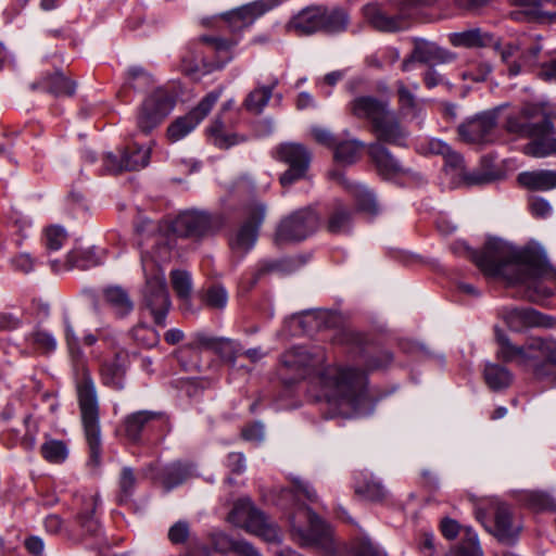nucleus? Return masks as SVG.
Here are the masks:
<instances>
[{
    "label": "nucleus",
    "mask_w": 556,
    "mask_h": 556,
    "mask_svg": "<svg viewBox=\"0 0 556 556\" xmlns=\"http://www.w3.org/2000/svg\"><path fill=\"white\" fill-rule=\"evenodd\" d=\"M494 334L497 359L516 363L536 380L556 387V341L533 337L517 345L500 327L494 328Z\"/></svg>",
    "instance_id": "1"
},
{
    "label": "nucleus",
    "mask_w": 556,
    "mask_h": 556,
    "mask_svg": "<svg viewBox=\"0 0 556 556\" xmlns=\"http://www.w3.org/2000/svg\"><path fill=\"white\" fill-rule=\"evenodd\" d=\"M320 394L317 401H325L338 414H362L369 405L366 374L355 367L327 366L318 374Z\"/></svg>",
    "instance_id": "2"
},
{
    "label": "nucleus",
    "mask_w": 556,
    "mask_h": 556,
    "mask_svg": "<svg viewBox=\"0 0 556 556\" xmlns=\"http://www.w3.org/2000/svg\"><path fill=\"white\" fill-rule=\"evenodd\" d=\"M349 110L354 117L369 123V130L376 138L374 143L407 148L409 131L390 109L388 101L361 96L350 102Z\"/></svg>",
    "instance_id": "3"
},
{
    "label": "nucleus",
    "mask_w": 556,
    "mask_h": 556,
    "mask_svg": "<svg viewBox=\"0 0 556 556\" xmlns=\"http://www.w3.org/2000/svg\"><path fill=\"white\" fill-rule=\"evenodd\" d=\"M466 255L477 267L490 277H508L515 274L523 263V256L530 254L532 248L517 249L501 239H490L480 252L464 247Z\"/></svg>",
    "instance_id": "4"
},
{
    "label": "nucleus",
    "mask_w": 556,
    "mask_h": 556,
    "mask_svg": "<svg viewBox=\"0 0 556 556\" xmlns=\"http://www.w3.org/2000/svg\"><path fill=\"white\" fill-rule=\"evenodd\" d=\"M76 392L85 438L89 447V464H101L100 405L91 374L83 368L76 382Z\"/></svg>",
    "instance_id": "5"
},
{
    "label": "nucleus",
    "mask_w": 556,
    "mask_h": 556,
    "mask_svg": "<svg viewBox=\"0 0 556 556\" xmlns=\"http://www.w3.org/2000/svg\"><path fill=\"white\" fill-rule=\"evenodd\" d=\"M508 282L523 286L526 298L540 304L553 295V289L548 285L556 287V269L548 264L541 251L532 249L530 254L523 256L520 268L508 277Z\"/></svg>",
    "instance_id": "6"
},
{
    "label": "nucleus",
    "mask_w": 556,
    "mask_h": 556,
    "mask_svg": "<svg viewBox=\"0 0 556 556\" xmlns=\"http://www.w3.org/2000/svg\"><path fill=\"white\" fill-rule=\"evenodd\" d=\"M326 362L323 349L294 346L280 357L278 375L286 386L301 381L318 370Z\"/></svg>",
    "instance_id": "7"
},
{
    "label": "nucleus",
    "mask_w": 556,
    "mask_h": 556,
    "mask_svg": "<svg viewBox=\"0 0 556 556\" xmlns=\"http://www.w3.org/2000/svg\"><path fill=\"white\" fill-rule=\"evenodd\" d=\"M228 519L266 542L279 540V531L276 525L269 522L265 514L248 498H241L235 503Z\"/></svg>",
    "instance_id": "8"
},
{
    "label": "nucleus",
    "mask_w": 556,
    "mask_h": 556,
    "mask_svg": "<svg viewBox=\"0 0 556 556\" xmlns=\"http://www.w3.org/2000/svg\"><path fill=\"white\" fill-rule=\"evenodd\" d=\"M176 103L175 96L164 87L155 88L138 109L137 127L142 134H150L159 127L172 112Z\"/></svg>",
    "instance_id": "9"
},
{
    "label": "nucleus",
    "mask_w": 556,
    "mask_h": 556,
    "mask_svg": "<svg viewBox=\"0 0 556 556\" xmlns=\"http://www.w3.org/2000/svg\"><path fill=\"white\" fill-rule=\"evenodd\" d=\"M505 129L521 137L545 134L552 129V112L539 104H526L519 114L507 117Z\"/></svg>",
    "instance_id": "10"
},
{
    "label": "nucleus",
    "mask_w": 556,
    "mask_h": 556,
    "mask_svg": "<svg viewBox=\"0 0 556 556\" xmlns=\"http://www.w3.org/2000/svg\"><path fill=\"white\" fill-rule=\"evenodd\" d=\"M319 222L318 214L312 207L300 208L279 223L275 242L283 244L302 241L317 230Z\"/></svg>",
    "instance_id": "11"
},
{
    "label": "nucleus",
    "mask_w": 556,
    "mask_h": 556,
    "mask_svg": "<svg viewBox=\"0 0 556 556\" xmlns=\"http://www.w3.org/2000/svg\"><path fill=\"white\" fill-rule=\"evenodd\" d=\"M223 227L219 216L200 211H187L179 214L172 224L177 237L201 240L214 236Z\"/></svg>",
    "instance_id": "12"
},
{
    "label": "nucleus",
    "mask_w": 556,
    "mask_h": 556,
    "mask_svg": "<svg viewBox=\"0 0 556 556\" xmlns=\"http://www.w3.org/2000/svg\"><path fill=\"white\" fill-rule=\"evenodd\" d=\"M275 157L289 166L279 178L281 186L286 188L306 177L312 153L302 143L285 142L276 148Z\"/></svg>",
    "instance_id": "13"
},
{
    "label": "nucleus",
    "mask_w": 556,
    "mask_h": 556,
    "mask_svg": "<svg viewBox=\"0 0 556 556\" xmlns=\"http://www.w3.org/2000/svg\"><path fill=\"white\" fill-rule=\"evenodd\" d=\"M266 211V205L256 200L244 205V220L229 239L232 251L245 254L253 248L258 237L260 227L265 219Z\"/></svg>",
    "instance_id": "14"
},
{
    "label": "nucleus",
    "mask_w": 556,
    "mask_h": 556,
    "mask_svg": "<svg viewBox=\"0 0 556 556\" xmlns=\"http://www.w3.org/2000/svg\"><path fill=\"white\" fill-rule=\"evenodd\" d=\"M397 13H388L379 3H368L363 8L366 22L376 30L392 33L406 26V18L410 15L413 7L408 0H395Z\"/></svg>",
    "instance_id": "15"
},
{
    "label": "nucleus",
    "mask_w": 556,
    "mask_h": 556,
    "mask_svg": "<svg viewBox=\"0 0 556 556\" xmlns=\"http://www.w3.org/2000/svg\"><path fill=\"white\" fill-rule=\"evenodd\" d=\"M143 305L153 316L157 326L164 327L166 315L170 308V300L163 274H154L147 278L143 289Z\"/></svg>",
    "instance_id": "16"
},
{
    "label": "nucleus",
    "mask_w": 556,
    "mask_h": 556,
    "mask_svg": "<svg viewBox=\"0 0 556 556\" xmlns=\"http://www.w3.org/2000/svg\"><path fill=\"white\" fill-rule=\"evenodd\" d=\"M278 3V0H255L220 14V18L227 24L231 34H239L276 8Z\"/></svg>",
    "instance_id": "17"
},
{
    "label": "nucleus",
    "mask_w": 556,
    "mask_h": 556,
    "mask_svg": "<svg viewBox=\"0 0 556 556\" xmlns=\"http://www.w3.org/2000/svg\"><path fill=\"white\" fill-rule=\"evenodd\" d=\"M307 519V529L294 528V535L302 547H318L329 549L332 545V529L312 508H303Z\"/></svg>",
    "instance_id": "18"
},
{
    "label": "nucleus",
    "mask_w": 556,
    "mask_h": 556,
    "mask_svg": "<svg viewBox=\"0 0 556 556\" xmlns=\"http://www.w3.org/2000/svg\"><path fill=\"white\" fill-rule=\"evenodd\" d=\"M218 98L219 92H210L189 113L176 118L167 128L168 139L175 142L191 132L207 116Z\"/></svg>",
    "instance_id": "19"
},
{
    "label": "nucleus",
    "mask_w": 556,
    "mask_h": 556,
    "mask_svg": "<svg viewBox=\"0 0 556 556\" xmlns=\"http://www.w3.org/2000/svg\"><path fill=\"white\" fill-rule=\"evenodd\" d=\"M151 148L130 143L124 148L121 155L108 153L103 166L111 174H118L124 170H139L150 162Z\"/></svg>",
    "instance_id": "20"
},
{
    "label": "nucleus",
    "mask_w": 556,
    "mask_h": 556,
    "mask_svg": "<svg viewBox=\"0 0 556 556\" xmlns=\"http://www.w3.org/2000/svg\"><path fill=\"white\" fill-rule=\"evenodd\" d=\"M413 45L414 48L409 56L402 62L403 71H408L414 62L431 66L435 64L450 63L455 60L454 53L439 47L435 42L424 38H414Z\"/></svg>",
    "instance_id": "21"
},
{
    "label": "nucleus",
    "mask_w": 556,
    "mask_h": 556,
    "mask_svg": "<svg viewBox=\"0 0 556 556\" xmlns=\"http://www.w3.org/2000/svg\"><path fill=\"white\" fill-rule=\"evenodd\" d=\"M500 108L478 114L458 126V135L468 143H485L491 141L496 126Z\"/></svg>",
    "instance_id": "22"
},
{
    "label": "nucleus",
    "mask_w": 556,
    "mask_h": 556,
    "mask_svg": "<svg viewBox=\"0 0 556 556\" xmlns=\"http://www.w3.org/2000/svg\"><path fill=\"white\" fill-rule=\"evenodd\" d=\"M504 320L514 332H522L535 327L551 328L555 321L553 317L531 307L511 308L505 313Z\"/></svg>",
    "instance_id": "23"
},
{
    "label": "nucleus",
    "mask_w": 556,
    "mask_h": 556,
    "mask_svg": "<svg viewBox=\"0 0 556 556\" xmlns=\"http://www.w3.org/2000/svg\"><path fill=\"white\" fill-rule=\"evenodd\" d=\"M199 41L205 45L211 52L215 53V59L213 61L203 59L204 74L220 70L230 62L233 58L232 49L238 43V40L236 39L217 36H201Z\"/></svg>",
    "instance_id": "24"
},
{
    "label": "nucleus",
    "mask_w": 556,
    "mask_h": 556,
    "mask_svg": "<svg viewBox=\"0 0 556 556\" xmlns=\"http://www.w3.org/2000/svg\"><path fill=\"white\" fill-rule=\"evenodd\" d=\"M367 153L377 173L384 179H391L408 173L392 152L381 143L367 144Z\"/></svg>",
    "instance_id": "25"
},
{
    "label": "nucleus",
    "mask_w": 556,
    "mask_h": 556,
    "mask_svg": "<svg viewBox=\"0 0 556 556\" xmlns=\"http://www.w3.org/2000/svg\"><path fill=\"white\" fill-rule=\"evenodd\" d=\"M166 418L162 412L137 410L128 414L122 424L124 435L132 443L141 440L142 432L155 421H164Z\"/></svg>",
    "instance_id": "26"
},
{
    "label": "nucleus",
    "mask_w": 556,
    "mask_h": 556,
    "mask_svg": "<svg viewBox=\"0 0 556 556\" xmlns=\"http://www.w3.org/2000/svg\"><path fill=\"white\" fill-rule=\"evenodd\" d=\"M127 359V354L121 351L116 352L112 359L103 362L100 368V377L104 386L114 390L124 388Z\"/></svg>",
    "instance_id": "27"
},
{
    "label": "nucleus",
    "mask_w": 556,
    "mask_h": 556,
    "mask_svg": "<svg viewBox=\"0 0 556 556\" xmlns=\"http://www.w3.org/2000/svg\"><path fill=\"white\" fill-rule=\"evenodd\" d=\"M81 507L76 515V523L83 535L98 536L101 532V525L97 517L98 497L89 495L80 498Z\"/></svg>",
    "instance_id": "28"
},
{
    "label": "nucleus",
    "mask_w": 556,
    "mask_h": 556,
    "mask_svg": "<svg viewBox=\"0 0 556 556\" xmlns=\"http://www.w3.org/2000/svg\"><path fill=\"white\" fill-rule=\"evenodd\" d=\"M321 14L320 5L307 7L290 20L288 29L300 36L320 31Z\"/></svg>",
    "instance_id": "29"
},
{
    "label": "nucleus",
    "mask_w": 556,
    "mask_h": 556,
    "mask_svg": "<svg viewBox=\"0 0 556 556\" xmlns=\"http://www.w3.org/2000/svg\"><path fill=\"white\" fill-rule=\"evenodd\" d=\"M231 118H224L218 115L212 125L207 128L208 136L215 147L219 149H229L232 146L244 142L247 138L233 131L228 130Z\"/></svg>",
    "instance_id": "30"
},
{
    "label": "nucleus",
    "mask_w": 556,
    "mask_h": 556,
    "mask_svg": "<svg viewBox=\"0 0 556 556\" xmlns=\"http://www.w3.org/2000/svg\"><path fill=\"white\" fill-rule=\"evenodd\" d=\"M30 87L33 90H46L54 97H72L76 90L75 81L60 72L46 75L40 81L33 83Z\"/></svg>",
    "instance_id": "31"
},
{
    "label": "nucleus",
    "mask_w": 556,
    "mask_h": 556,
    "mask_svg": "<svg viewBox=\"0 0 556 556\" xmlns=\"http://www.w3.org/2000/svg\"><path fill=\"white\" fill-rule=\"evenodd\" d=\"M519 185L531 191H548L556 188V172L539 169L522 172L518 175Z\"/></svg>",
    "instance_id": "32"
},
{
    "label": "nucleus",
    "mask_w": 556,
    "mask_h": 556,
    "mask_svg": "<svg viewBox=\"0 0 556 556\" xmlns=\"http://www.w3.org/2000/svg\"><path fill=\"white\" fill-rule=\"evenodd\" d=\"M192 476V465L182 462H174L165 466L160 476L159 480L166 491H169Z\"/></svg>",
    "instance_id": "33"
},
{
    "label": "nucleus",
    "mask_w": 556,
    "mask_h": 556,
    "mask_svg": "<svg viewBox=\"0 0 556 556\" xmlns=\"http://www.w3.org/2000/svg\"><path fill=\"white\" fill-rule=\"evenodd\" d=\"M303 262L295 257H286L280 260H265L258 263L254 283L263 276L270 274L288 275L296 270Z\"/></svg>",
    "instance_id": "34"
},
{
    "label": "nucleus",
    "mask_w": 556,
    "mask_h": 556,
    "mask_svg": "<svg viewBox=\"0 0 556 556\" xmlns=\"http://www.w3.org/2000/svg\"><path fill=\"white\" fill-rule=\"evenodd\" d=\"M103 298L117 317H125L134 309V302L128 292L121 287L105 288L103 290Z\"/></svg>",
    "instance_id": "35"
},
{
    "label": "nucleus",
    "mask_w": 556,
    "mask_h": 556,
    "mask_svg": "<svg viewBox=\"0 0 556 556\" xmlns=\"http://www.w3.org/2000/svg\"><path fill=\"white\" fill-rule=\"evenodd\" d=\"M454 47L482 48L493 43V36L481 31L480 28H472L460 33H453L448 36Z\"/></svg>",
    "instance_id": "36"
},
{
    "label": "nucleus",
    "mask_w": 556,
    "mask_h": 556,
    "mask_svg": "<svg viewBox=\"0 0 556 556\" xmlns=\"http://www.w3.org/2000/svg\"><path fill=\"white\" fill-rule=\"evenodd\" d=\"M553 119L554 115L552 114V121ZM553 134L554 124L552 123V129L545 134L529 136L528 138H533V140L525 146V154L533 157H545L556 153V138L551 137Z\"/></svg>",
    "instance_id": "37"
},
{
    "label": "nucleus",
    "mask_w": 556,
    "mask_h": 556,
    "mask_svg": "<svg viewBox=\"0 0 556 556\" xmlns=\"http://www.w3.org/2000/svg\"><path fill=\"white\" fill-rule=\"evenodd\" d=\"M323 12L320 31L337 34L348 28L350 18L345 10L341 8L328 9L320 5Z\"/></svg>",
    "instance_id": "38"
},
{
    "label": "nucleus",
    "mask_w": 556,
    "mask_h": 556,
    "mask_svg": "<svg viewBox=\"0 0 556 556\" xmlns=\"http://www.w3.org/2000/svg\"><path fill=\"white\" fill-rule=\"evenodd\" d=\"M352 223V211L341 202H337L328 215L326 228L332 235L346 232Z\"/></svg>",
    "instance_id": "39"
},
{
    "label": "nucleus",
    "mask_w": 556,
    "mask_h": 556,
    "mask_svg": "<svg viewBox=\"0 0 556 556\" xmlns=\"http://www.w3.org/2000/svg\"><path fill=\"white\" fill-rule=\"evenodd\" d=\"M483 377L486 386L492 391H501L513 382V374L508 368L498 364H486Z\"/></svg>",
    "instance_id": "40"
},
{
    "label": "nucleus",
    "mask_w": 556,
    "mask_h": 556,
    "mask_svg": "<svg viewBox=\"0 0 556 556\" xmlns=\"http://www.w3.org/2000/svg\"><path fill=\"white\" fill-rule=\"evenodd\" d=\"M100 263L101 258L97 254L94 247L86 249L75 248L67 254L65 266L67 269H88L99 265Z\"/></svg>",
    "instance_id": "41"
},
{
    "label": "nucleus",
    "mask_w": 556,
    "mask_h": 556,
    "mask_svg": "<svg viewBox=\"0 0 556 556\" xmlns=\"http://www.w3.org/2000/svg\"><path fill=\"white\" fill-rule=\"evenodd\" d=\"M365 147L364 142L356 139L338 141L333 148V159L343 165H351L358 160L359 151Z\"/></svg>",
    "instance_id": "42"
},
{
    "label": "nucleus",
    "mask_w": 556,
    "mask_h": 556,
    "mask_svg": "<svg viewBox=\"0 0 556 556\" xmlns=\"http://www.w3.org/2000/svg\"><path fill=\"white\" fill-rule=\"evenodd\" d=\"M495 534L501 540H510L517 535L513 526L510 508L505 504H498L494 515Z\"/></svg>",
    "instance_id": "43"
},
{
    "label": "nucleus",
    "mask_w": 556,
    "mask_h": 556,
    "mask_svg": "<svg viewBox=\"0 0 556 556\" xmlns=\"http://www.w3.org/2000/svg\"><path fill=\"white\" fill-rule=\"evenodd\" d=\"M274 86H263L252 90L244 99L243 106L252 114L260 115L273 96Z\"/></svg>",
    "instance_id": "44"
},
{
    "label": "nucleus",
    "mask_w": 556,
    "mask_h": 556,
    "mask_svg": "<svg viewBox=\"0 0 556 556\" xmlns=\"http://www.w3.org/2000/svg\"><path fill=\"white\" fill-rule=\"evenodd\" d=\"M519 501L528 508L542 511L554 507L553 498L542 491H525L519 494Z\"/></svg>",
    "instance_id": "45"
},
{
    "label": "nucleus",
    "mask_w": 556,
    "mask_h": 556,
    "mask_svg": "<svg viewBox=\"0 0 556 556\" xmlns=\"http://www.w3.org/2000/svg\"><path fill=\"white\" fill-rule=\"evenodd\" d=\"M351 192L354 197L355 204L358 211L369 215H376L379 211L375 195L362 186L351 187Z\"/></svg>",
    "instance_id": "46"
},
{
    "label": "nucleus",
    "mask_w": 556,
    "mask_h": 556,
    "mask_svg": "<svg viewBox=\"0 0 556 556\" xmlns=\"http://www.w3.org/2000/svg\"><path fill=\"white\" fill-rule=\"evenodd\" d=\"M355 493L371 502H382L387 497V490L375 479H365L355 488Z\"/></svg>",
    "instance_id": "47"
},
{
    "label": "nucleus",
    "mask_w": 556,
    "mask_h": 556,
    "mask_svg": "<svg viewBox=\"0 0 556 556\" xmlns=\"http://www.w3.org/2000/svg\"><path fill=\"white\" fill-rule=\"evenodd\" d=\"M242 352V346L235 340L219 338L215 352L223 361L229 363L232 367L236 364L238 355Z\"/></svg>",
    "instance_id": "48"
},
{
    "label": "nucleus",
    "mask_w": 556,
    "mask_h": 556,
    "mask_svg": "<svg viewBox=\"0 0 556 556\" xmlns=\"http://www.w3.org/2000/svg\"><path fill=\"white\" fill-rule=\"evenodd\" d=\"M154 84L153 76L141 67H131L127 73L126 86L136 90L144 91Z\"/></svg>",
    "instance_id": "49"
},
{
    "label": "nucleus",
    "mask_w": 556,
    "mask_h": 556,
    "mask_svg": "<svg viewBox=\"0 0 556 556\" xmlns=\"http://www.w3.org/2000/svg\"><path fill=\"white\" fill-rule=\"evenodd\" d=\"M42 457L54 464L64 462L67 457V447L64 442L59 440H50L41 445Z\"/></svg>",
    "instance_id": "50"
},
{
    "label": "nucleus",
    "mask_w": 556,
    "mask_h": 556,
    "mask_svg": "<svg viewBox=\"0 0 556 556\" xmlns=\"http://www.w3.org/2000/svg\"><path fill=\"white\" fill-rule=\"evenodd\" d=\"M170 280L177 296L182 300L189 299L191 293L190 275L185 270H173L170 273Z\"/></svg>",
    "instance_id": "51"
},
{
    "label": "nucleus",
    "mask_w": 556,
    "mask_h": 556,
    "mask_svg": "<svg viewBox=\"0 0 556 556\" xmlns=\"http://www.w3.org/2000/svg\"><path fill=\"white\" fill-rule=\"evenodd\" d=\"M136 485V477L134 470L129 467H124L119 477V503L128 501L131 496Z\"/></svg>",
    "instance_id": "52"
},
{
    "label": "nucleus",
    "mask_w": 556,
    "mask_h": 556,
    "mask_svg": "<svg viewBox=\"0 0 556 556\" xmlns=\"http://www.w3.org/2000/svg\"><path fill=\"white\" fill-rule=\"evenodd\" d=\"M227 292L222 286L213 285L211 286L204 296L203 301L205 305H207L211 308H224L227 303Z\"/></svg>",
    "instance_id": "53"
},
{
    "label": "nucleus",
    "mask_w": 556,
    "mask_h": 556,
    "mask_svg": "<svg viewBox=\"0 0 556 556\" xmlns=\"http://www.w3.org/2000/svg\"><path fill=\"white\" fill-rule=\"evenodd\" d=\"M66 232L59 226L48 227L45 231V243L48 250H59L66 240Z\"/></svg>",
    "instance_id": "54"
},
{
    "label": "nucleus",
    "mask_w": 556,
    "mask_h": 556,
    "mask_svg": "<svg viewBox=\"0 0 556 556\" xmlns=\"http://www.w3.org/2000/svg\"><path fill=\"white\" fill-rule=\"evenodd\" d=\"M219 338L208 336L204 332H198L192 337L187 348L194 351H212L215 352Z\"/></svg>",
    "instance_id": "55"
},
{
    "label": "nucleus",
    "mask_w": 556,
    "mask_h": 556,
    "mask_svg": "<svg viewBox=\"0 0 556 556\" xmlns=\"http://www.w3.org/2000/svg\"><path fill=\"white\" fill-rule=\"evenodd\" d=\"M443 157L445 161V170L447 173H451L453 176L460 178L462 174L465 170L463 156L450 148L447 153L444 154Z\"/></svg>",
    "instance_id": "56"
},
{
    "label": "nucleus",
    "mask_w": 556,
    "mask_h": 556,
    "mask_svg": "<svg viewBox=\"0 0 556 556\" xmlns=\"http://www.w3.org/2000/svg\"><path fill=\"white\" fill-rule=\"evenodd\" d=\"M393 362V354L383 350L376 355L369 356L365 362L366 371L379 370L388 367Z\"/></svg>",
    "instance_id": "57"
},
{
    "label": "nucleus",
    "mask_w": 556,
    "mask_h": 556,
    "mask_svg": "<svg viewBox=\"0 0 556 556\" xmlns=\"http://www.w3.org/2000/svg\"><path fill=\"white\" fill-rule=\"evenodd\" d=\"M240 540H235L223 532H217L212 535V544L218 553L228 554L235 553V549Z\"/></svg>",
    "instance_id": "58"
},
{
    "label": "nucleus",
    "mask_w": 556,
    "mask_h": 556,
    "mask_svg": "<svg viewBox=\"0 0 556 556\" xmlns=\"http://www.w3.org/2000/svg\"><path fill=\"white\" fill-rule=\"evenodd\" d=\"M190 535V525L186 520L175 522L168 530V540L173 544H184Z\"/></svg>",
    "instance_id": "59"
},
{
    "label": "nucleus",
    "mask_w": 556,
    "mask_h": 556,
    "mask_svg": "<svg viewBox=\"0 0 556 556\" xmlns=\"http://www.w3.org/2000/svg\"><path fill=\"white\" fill-rule=\"evenodd\" d=\"M467 535L468 538L464 539L459 544L455 556H482L477 536L471 535L470 532Z\"/></svg>",
    "instance_id": "60"
},
{
    "label": "nucleus",
    "mask_w": 556,
    "mask_h": 556,
    "mask_svg": "<svg viewBox=\"0 0 556 556\" xmlns=\"http://www.w3.org/2000/svg\"><path fill=\"white\" fill-rule=\"evenodd\" d=\"M350 553L352 556H380V551L368 539L356 540Z\"/></svg>",
    "instance_id": "61"
},
{
    "label": "nucleus",
    "mask_w": 556,
    "mask_h": 556,
    "mask_svg": "<svg viewBox=\"0 0 556 556\" xmlns=\"http://www.w3.org/2000/svg\"><path fill=\"white\" fill-rule=\"evenodd\" d=\"M132 336L136 340L142 341L147 346H152L157 342V333L144 325L134 327Z\"/></svg>",
    "instance_id": "62"
},
{
    "label": "nucleus",
    "mask_w": 556,
    "mask_h": 556,
    "mask_svg": "<svg viewBox=\"0 0 556 556\" xmlns=\"http://www.w3.org/2000/svg\"><path fill=\"white\" fill-rule=\"evenodd\" d=\"M460 179L467 186H480L485 185L494 180V176L491 173L486 172H475V173H464L460 176Z\"/></svg>",
    "instance_id": "63"
},
{
    "label": "nucleus",
    "mask_w": 556,
    "mask_h": 556,
    "mask_svg": "<svg viewBox=\"0 0 556 556\" xmlns=\"http://www.w3.org/2000/svg\"><path fill=\"white\" fill-rule=\"evenodd\" d=\"M396 86L401 108L414 111L417 106L415 96L407 89L403 81H397Z\"/></svg>",
    "instance_id": "64"
}]
</instances>
